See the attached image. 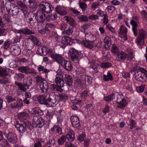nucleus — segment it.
<instances>
[{
	"label": "nucleus",
	"mask_w": 147,
	"mask_h": 147,
	"mask_svg": "<svg viewBox=\"0 0 147 147\" xmlns=\"http://www.w3.org/2000/svg\"><path fill=\"white\" fill-rule=\"evenodd\" d=\"M117 55L119 60L120 61L123 60L127 57L130 60H131L133 58L132 51L130 48H127L125 52L123 51H119Z\"/></svg>",
	"instance_id": "f257e3e1"
},
{
	"label": "nucleus",
	"mask_w": 147,
	"mask_h": 147,
	"mask_svg": "<svg viewBox=\"0 0 147 147\" xmlns=\"http://www.w3.org/2000/svg\"><path fill=\"white\" fill-rule=\"evenodd\" d=\"M134 76L137 80L144 82L147 79V71L143 68H140L135 73Z\"/></svg>",
	"instance_id": "f03ea898"
},
{
	"label": "nucleus",
	"mask_w": 147,
	"mask_h": 147,
	"mask_svg": "<svg viewBox=\"0 0 147 147\" xmlns=\"http://www.w3.org/2000/svg\"><path fill=\"white\" fill-rule=\"evenodd\" d=\"M80 52L74 48L70 49L68 52V55L71 57L72 61H76V62L78 63L79 60L80 58Z\"/></svg>",
	"instance_id": "7ed1b4c3"
},
{
	"label": "nucleus",
	"mask_w": 147,
	"mask_h": 147,
	"mask_svg": "<svg viewBox=\"0 0 147 147\" xmlns=\"http://www.w3.org/2000/svg\"><path fill=\"white\" fill-rule=\"evenodd\" d=\"M6 9L8 13L10 15H16L19 11L18 7L13 4L6 5Z\"/></svg>",
	"instance_id": "20e7f679"
},
{
	"label": "nucleus",
	"mask_w": 147,
	"mask_h": 147,
	"mask_svg": "<svg viewBox=\"0 0 147 147\" xmlns=\"http://www.w3.org/2000/svg\"><path fill=\"white\" fill-rule=\"evenodd\" d=\"M4 134L10 143L15 144L17 142L18 139L16 134L13 132H8L7 130L5 131Z\"/></svg>",
	"instance_id": "39448f33"
},
{
	"label": "nucleus",
	"mask_w": 147,
	"mask_h": 147,
	"mask_svg": "<svg viewBox=\"0 0 147 147\" xmlns=\"http://www.w3.org/2000/svg\"><path fill=\"white\" fill-rule=\"evenodd\" d=\"M39 6L40 9L47 13L51 12L53 9V7L51 4L45 2H42Z\"/></svg>",
	"instance_id": "423d86ee"
},
{
	"label": "nucleus",
	"mask_w": 147,
	"mask_h": 147,
	"mask_svg": "<svg viewBox=\"0 0 147 147\" xmlns=\"http://www.w3.org/2000/svg\"><path fill=\"white\" fill-rule=\"evenodd\" d=\"M32 125L34 127L41 128L44 125V122L42 118L39 115L34 116L32 120Z\"/></svg>",
	"instance_id": "0eeeda50"
},
{
	"label": "nucleus",
	"mask_w": 147,
	"mask_h": 147,
	"mask_svg": "<svg viewBox=\"0 0 147 147\" xmlns=\"http://www.w3.org/2000/svg\"><path fill=\"white\" fill-rule=\"evenodd\" d=\"M146 36V32L145 30L143 29L140 30L138 37L136 40V43L137 44H143L144 42V39Z\"/></svg>",
	"instance_id": "6e6552de"
},
{
	"label": "nucleus",
	"mask_w": 147,
	"mask_h": 147,
	"mask_svg": "<svg viewBox=\"0 0 147 147\" xmlns=\"http://www.w3.org/2000/svg\"><path fill=\"white\" fill-rule=\"evenodd\" d=\"M26 83H24V85L17 82H16L15 84L18 86L20 90L23 91L25 92L26 91V90L28 88L32 82V81L30 79L27 80L24 79V83H25L26 82Z\"/></svg>",
	"instance_id": "1a4fd4ad"
},
{
	"label": "nucleus",
	"mask_w": 147,
	"mask_h": 147,
	"mask_svg": "<svg viewBox=\"0 0 147 147\" xmlns=\"http://www.w3.org/2000/svg\"><path fill=\"white\" fill-rule=\"evenodd\" d=\"M117 98V102L118 103L117 107H118L122 108L126 106L127 104V100L123 95H118Z\"/></svg>",
	"instance_id": "9d476101"
},
{
	"label": "nucleus",
	"mask_w": 147,
	"mask_h": 147,
	"mask_svg": "<svg viewBox=\"0 0 147 147\" xmlns=\"http://www.w3.org/2000/svg\"><path fill=\"white\" fill-rule=\"evenodd\" d=\"M16 3L21 7L25 17L26 18L28 17V8L27 6L21 1H17Z\"/></svg>",
	"instance_id": "9b49d317"
},
{
	"label": "nucleus",
	"mask_w": 147,
	"mask_h": 147,
	"mask_svg": "<svg viewBox=\"0 0 147 147\" xmlns=\"http://www.w3.org/2000/svg\"><path fill=\"white\" fill-rule=\"evenodd\" d=\"M35 18L38 22L42 23L46 18L45 14L41 11H38L36 13Z\"/></svg>",
	"instance_id": "f8f14e48"
},
{
	"label": "nucleus",
	"mask_w": 147,
	"mask_h": 147,
	"mask_svg": "<svg viewBox=\"0 0 147 147\" xmlns=\"http://www.w3.org/2000/svg\"><path fill=\"white\" fill-rule=\"evenodd\" d=\"M55 76V82L57 86L63 87L64 84L63 76L60 74H57Z\"/></svg>",
	"instance_id": "ddd939ff"
},
{
	"label": "nucleus",
	"mask_w": 147,
	"mask_h": 147,
	"mask_svg": "<svg viewBox=\"0 0 147 147\" xmlns=\"http://www.w3.org/2000/svg\"><path fill=\"white\" fill-rule=\"evenodd\" d=\"M127 32V30L125 26L123 25L121 26L119 34L120 36L124 40H126L127 39L126 36Z\"/></svg>",
	"instance_id": "4468645a"
},
{
	"label": "nucleus",
	"mask_w": 147,
	"mask_h": 147,
	"mask_svg": "<svg viewBox=\"0 0 147 147\" xmlns=\"http://www.w3.org/2000/svg\"><path fill=\"white\" fill-rule=\"evenodd\" d=\"M71 120L73 126L74 127H78L80 125L79 118L76 116H72L71 117Z\"/></svg>",
	"instance_id": "2eb2a0df"
},
{
	"label": "nucleus",
	"mask_w": 147,
	"mask_h": 147,
	"mask_svg": "<svg viewBox=\"0 0 147 147\" xmlns=\"http://www.w3.org/2000/svg\"><path fill=\"white\" fill-rule=\"evenodd\" d=\"M51 57L53 59L55 60L59 63L62 64V63L65 60L61 55L57 54H51Z\"/></svg>",
	"instance_id": "dca6fc26"
},
{
	"label": "nucleus",
	"mask_w": 147,
	"mask_h": 147,
	"mask_svg": "<svg viewBox=\"0 0 147 147\" xmlns=\"http://www.w3.org/2000/svg\"><path fill=\"white\" fill-rule=\"evenodd\" d=\"M57 13L61 16H64L67 13L66 8L63 6H57L55 8Z\"/></svg>",
	"instance_id": "f3484780"
},
{
	"label": "nucleus",
	"mask_w": 147,
	"mask_h": 147,
	"mask_svg": "<svg viewBox=\"0 0 147 147\" xmlns=\"http://www.w3.org/2000/svg\"><path fill=\"white\" fill-rule=\"evenodd\" d=\"M58 103V101L57 100L56 98H54V99H51L50 98H48L47 100L45 103L48 107H54Z\"/></svg>",
	"instance_id": "a211bd4d"
},
{
	"label": "nucleus",
	"mask_w": 147,
	"mask_h": 147,
	"mask_svg": "<svg viewBox=\"0 0 147 147\" xmlns=\"http://www.w3.org/2000/svg\"><path fill=\"white\" fill-rule=\"evenodd\" d=\"M130 23L132 26V30L135 36H136L138 34L137 27L138 26V22L132 20L130 21Z\"/></svg>",
	"instance_id": "6ab92c4d"
},
{
	"label": "nucleus",
	"mask_w": 147,
	"mask_h": 147,
	"mask_svg": "<svg viewBox=\"0 0 147 147\" xmlns=\"http://www.w3.org/2000/svg\"><path fill=\"white\" fill-rule=\"evenodd\" d=\"M62 43L64 45H71L73 43V40L69 37L63 36L62 38Z\"/></svg>",
	"instance_id": "aec40b11"
},
{
	"label": "nucleus",
	"mask_w": 147,
	"mask_h": 147,
	"mask_svg": "<svg viewBox=\"0 0 147 147\" xmlns=\"http://www.w3.org/2000/svg\"><path fill=\"white\" fill-rule=\"evenodd\" d=\"M61 65L64 68L68 71L71 70L73 68V66L71 62L65 60L63 61Z\"/></svg>",
	"instance_id": "412c9836"
},
{
	"label": "nucleus",
	"mask_w": 147,
	"mask_h": 147,
	"mask_svg": "<svg viewBox=\"0 0 147 147\" xmlns=\"http://www.w3.org/2000/svg\"><path fill=\"white\" fill-rule=\"evenodd\" d=\"M40 87L42 91L46 92L48 89V84L45 80H43L40 82Z\"/></svg>",
	"instance_id": "4be33fe9"
},
{
	"label": "nucleus",
	"mask_w": 147,
	"mask_h": 147,
	"mask_svg": "<svg viewBox=\"0 0 147 147\" xmlns=\"http://www.w3.org/2000/svg\"><path fill=\"white\" fill-rule=\"evenodd\" d=\"M74 132L72 130L69 129L65 137L69 141L72 142L74 139Z\"/></svg>",
	"instance_id": "5701e85b"
},
{
	"label": "nucleus",
	"mask_w": 147,
	"mask_h": 147,
	"mask_svg": "<svg viewBox=\"0 0 147 147\" xmlns=\"http://www.w3.org/2000/svg\"><path fill=\"white\" fill-rule=\"evenodd\" d=\"M64 80L66 84L69 86H71L72 84L73 80L71 76L69 75H65Z\"/></svg>",
	"instance_id": "b1692460"
},
{
	"label": "nucleus",
	"mask_w": 147,
	"mask_h": 147,
	"mask_svg": "<svg viewBox=\"0 0 147 147\" xmlns=\"http://www.w3.org/2000/svg\"><path fill=\"white\" fill-rule=\"evenodd\" d=\"M82 44L85 47L89 49H92L94 46L93 42L90 40H85L83 41Z\"/></svg>",
	"instance_id": "393cba45"
},
{
	"label": "nucleus",
	"mask_w": 147,
	"mask_h": 147,
	"mask_svg": "<svg viewBox=\"0 0 147 147\" xmlns=\"http://www.w3.org/2000/svg\"><path fill=\"white\" fill-rule=\"evenodd\" d=\"M89 63L90 64V68L93 70V71L94 72L97 73L98 71L97 69L98 66L97 63L94 60L91 61L90 60L89 61Z\"/></svg>",
	"instance_id": "a878e982"
},
{
	"label": "nucleus",
	"mask_w": 147,
	"mask_h": 147,
	"mask_svg": "<svg viewBox=\"0 0 147 147\" xmlns=\"http://www.w3.org/2000/svg\"><path fill=\"white\" fill-rule=\"evenodd\" d=\"M15 126L17 130L21 133H24L26 131V127H25L24 124L17 123Z\"/></svg>",
	"instance_id": "bb28decb"
},
{
	"label": "nucleus",
	"mask_w": 147,
	"mask_h": 147,
	"mask_svg": "<svg viewBox=\"0 0 147 147\" xmlns=\"http://www.w3.org/2000/svg\"><path fill=\"white\" fill-rule=\"evenodd\" d=\"M37 99L40 104L45 105L47 100L46 96L43 94L40 95L38 96Z\"/></svg>",
	"instance_id": "cd10ccee"
},
{
	"label": "nucleus",
	"mask_w": 147,
	"mask_h": 147,
	"mask_svg": "<svg viewBox=\"0 0 147 147\" xmlns=\"http://www.w3.org/2000/svg\"><path fill=\"white\" fill-rule=\"evenodd\" d=\"M85 38L87 40H90L91 41L93 42L96 39V35L93 34L91 33H86L85 36Z\"/></svg>",
	"instance_id": "c85d7f7f"
},
{
	"label": "nucleus",
	"mask_w": 147,
	"mask_h": 147,
	"mask_svg": "<svg viewBox=\"0 0 147 147\" xmlns=\"http://www.w3.org/2000/svg\"><path fill=\"white\" fill-rule=\"evenodd\" d=\"M64 18L67 22H68L72 26H72L73 28L74 26H75L77 25L76 22L73 19L69 18L68 16H65Z\"/></svg>",
	"instance_id": "c756f323"
},
{
	"label": "nucleus",
	"mask_w": 147,
	"mask_h": 147,
	"mask_svg": "<svg viewBox=\"0 0 147 147\" xmlns=\"http://www.w3.org/2000/svg\"><path fill=\"white\" fill-rule=\"evenodd\" d=\"M112 79V76L109 72L107 73V75H103V80L107 82L109 81H111Z\"/></svg>",
	"instance_id": "7c9ffc66"
},
{
	"label": "nucleus",
	"mask_w": 147,
	"mask_h": 147,
	"mask_svg": "<svg viewBox=\"0 0 147 147\" xmlns=\"http://www.w3.org/2000/svg\"><path fill=\"white\" fill-rule=\"evenodd\" d=\"M127 123L128 126H130V128L131 129L136 126V122L132 119H129L128 122H127Z\"/></svg>",
	"instance_id": "2f4dec72"
},
{
	"label": "nucleus",
	"mask_w": 147,
	"mask_h": 147,
	"mask_svg": "<svg viewBox=\"0 0 147 147\" xmlns=\"http://www.w3.org/2000/svg\"><path fill=\"white\" fill-rule=\"evenodd\" d=\"M43 55H45L47 54H49L50 55L52 54V50L49 49L45 46L42 47Z\"/></svg>",
	"instance_id": "473e14b6"
},
{
	"label": "nucleus",
	"mask_w": 147,
	"mask_h": 147,
	"mask_svg": "<svg viewBox=\"0 0 147 147\" xmlns=\"http://www.w3.org/2000/svg\"><path fill=\"white\" fill-rule=\"evenodd\" d=\"M38 70L39 72L43 71L45 74V76L46 78H47V74L49 72V70L45 68L44 67L41 65H39L38 66Z\"/></svg>",
	"instance_id": "72a5a7b5"
},
{
	"label": "nucleus",
	"mask_w": 147,
	"mask_h": 147,
	"mask_svg": "<svg viewBox=\"0 0 147 147\" xmlns=\"http://www.w3.org/2000/svg\"><path fill=\"white\" fill-rule=\"evenodd\" d=\"M13 104V105L12 106V107L14 108L21 107L23 106V101L21 99H18L17 102Z\"/></svg>",
	"instance_id": "f704fd0d"
},
{
	"label": "nucleus",
	"mask_w": 147,
	"mask_h": 147,
	"mask_svg": "<svg viewBox=\"0 0 147 147\" xmlns=\"http://www.w3.org/2000/svg\"><path fill=\"white\" fill-rule=\"evenodd\" d=\"M104 41L105 46L108 47H110L111 44L110 38L109 36H107L105 38Z\"/></svg>",
	"instance_id": "c9c22d12"
},
{
	"label": "nucleus",
	"mask_w": 147,
	"mask_h": 147,
	"mask_svg": "<svg viewBox=\"0 0 147 147\" xmlns=\"http://www.w3.org/2000/svg\"><path fill=\"white\" fill-rule=\"evenodd\" d=\"M21 34L22 33L24 34H34V32H32L28 28L21 29Z\"/></svg>",
	"instance_id": "e433bc0d"
},
{
	"label": "nucleus",
	"mask_w": 147,
	"mask_h": 147,
	"mask_svg": "<svg viewBox=\"0 0 147 147\" xmlns=\"http://www.w3.org/2000/svg\"><path fill=\"white\" fill-rule=\"evenodd\" d=\"M12 53L15 56L18 55L21 53L20 49L19 47H13Z\"/></svg>",
	"instance_id": "4c0bfd02"
},
{
	"label": "nucleus",
	"mask_w": 147,
	"mask_h": 147,
	"mask_svg": "<svg viewBox=\"0 0 147 147\" xmlns=\"http://www.w3.org/2000/svg\"><path fill=\"white\" fill-rule=\"evenodd\" d=\"M76 71L77 74H84L86 72L85 69L82 67H79L77 68Z\"/></svg>",
	"instance_id": "58836bf2"
},
{
	"label": "nucleus",
	"mask_w": 147,
	"mask_h": 147,
	"mask_svg": "<svg viewBox=\"0 0 147 147\" xmlns=\"http://www.w3.org/2000/svg\"><path fill=\"white\" fill-rule=\"evenodd\" d=\"M74 30V28L72 26H71L68 28L67 30H64L63 32L64 34L70 35H71Z\"/></svg>",
	"instance_id": "ea45409f"
},
{
	"label": "nucleus",
	"mask_w": 147,
	"mask_h": 147,
	"mask_svg": "<svg viewBox=\"0 0 147 147\" xmlns=\"http://www.w3.org/2000/svg\"><path fill=\"white\" fill-rule=\"evenodd\" d=\"M28 114L26 112H22L19 114L18 117L21 119H25L29 117Z\"/></svg>",
	"instance_id": "a19ab883"
},
{
	"label": "nucleus",
	"mask_w": 147,
	"mask_h": 147,
	"mask_svg": "<svg viewBox=\"0 0 147 147\" xmlns=\"http://www.w3.org/2000/svg\"><path fill=\"white\" fill-rule=\"evenodd\" d=\"M29 67L27 66H22L19 67L18 70L21 72L26 74L28 73Z\"/></svg>",
	"instance_id": "79ce46f5"
},
{
	"label": "nucleus",
	"mask_w": 147,
	"mask_h": 147,
	"mask_svg": "<svg viewBox=\"0 0 147 147\" xmlns=\"http://www.w3.org/2000/svg\"><path fill=\"white\" fill-rule=\"evenodd\" d=\"M78 4L80 8L82 10V11H85L87 7V4L83 2H79Z\"/></svg>",
	"instance_id": "37998d69"
},
{
	"label": "nucleus",
	"mask_w": 147,
	"mask_h": 147,
	"mask_svg": "<svg viewBox=\"0 0 147 147\" xmlns=\"http://www.w3.org/2000/svg\"><path fill=\"white\" fill-rule=\"evenodd\" d=\"M66 138L64 135H62L58 140V144L60 145L63 144L66 141Z\"/></svg>",
	"instance_id": "c03bdc74"
},
{
	"label": "nucleus",
	"mask_w": 147,
	"mask_h": 147,
	"mask_svg": "<svg viewBox=\"0 0 147 147\" xmlns=\"http://www.w3.org/2000/svg\"><path fill=\"white\" fill-rule=\"evenodd\" d=\"M57 15L56 14L48 15L47 17V20L48 21H53L56 19Z\"/></svg>",
	"instance_id": "a18cd8bd"
},
{
	"label": "nucleus",
	"mask_w": 147,
	"mask_h": 147,
	"mask_svg": "<svg viewBox=\"0 0 147 147\" xmlns=\"http://www.w3.org/2000/svg\"><path fill=\"white\" fill-rule=\"evenodd\" d=\"M29 7L32 8H34L36 7V3L35 0H29L28 1Z\"/></svg>",
	"instance_id": "49530a36"
},
{
	"label": "nucleus",
	"mask_w": 147,
	"mask_h": 147,
	"mask_svg": "<svg viewBox=\"0 0 147 147\" xmlns=\"http://www.w3.org/2000/svg\"><path fill=\"white\" fill-rule=\"evenodd\" d=\"M115 94L113 93L108 96H107L104 97V100L106 101H110L111 100H113L115 97Z\"/></svg>",
	"instance_id": "de8ad7c7"
},
{
	"label": "nucleus",
	"mask_w": 147,
	"mask_h": 147,
	"mask_svg": "<svg viewBox=\"0 0 147 147\" xmlns=\"http://www.w3.org/2000/svg\"><path fill=\"white\" fill-rule=\"evenodd\" d=\"M100 66L102 68H108L111 66V63L106 62H102L100 63Z\"/></svg>",
	"instance_id": "09e8293b"
},
{
	"label": "nucleus",
	"mask_w": 147,
	"mask_h": 147,
	"mask_svg": "<svg viewBox=\"0 0 147 147\" xmlns=\"http://www.w3.org/2000/svg\"><path fill=\"white\" fill-rule=\"evenodd\" d=\"M89 25L87 24L84 25L82 26L81 28V32H84L85 35L86 33H87L88 32L87 31L88 28L89 27Z\"/></svg>",
	"instance_id": "8fccbe9b"
},
{
	"label": "nucleus",
	"mask_w": 147,
	"mask_h": 147,
	"mask_svg": "<svg viewBox=\"0 0 147 147\" xmlns=\"http://www.w3.org/2000/svg\"><path fill=\"white\" fill-rule=\"evenodd\" d=\"M145 85L142 84L141 86H139L136 88V91L139 93H141L144 91Z\"/></svg>",
	"instance_id": "3c124183"
},
{
	"label": "nucleus",
	"mask_w": 147,
	"mask_h": 147,
	"mask_svg": "<svg viewBox=\"0 0 147 147\" xmlns=\"http://www.w3.org/2000/svg\"><path fill=\"white\" fill-rule=\"evenodd\" d=\"M7 75V71L5 69L2 67H0V76L1 77H5Z\"/></svg>",
	"instance_id": "603ef678"
},
{
	"label": "nucleus",
	"mask_w": 147,
	"mask_h": 147,
	"mask_svg": "<svg viewBox=\"0 0 147 147\" xmlns=\"http://www.w3.org/2000/svg\"><path fill=\"white\" fill-rule=\"evenodd\" d=\"M111 52L113 54H117L119 51L118 48L114 45H113L112 46Z\"/></svg>",
	"instance_id": "864d4df0"
},
{
	"label": "nucleus",
	"mask_w": 147,
	"mask_h": 147,
	"mask_svg": "<svg viewBox=\"0 0 147 147\" xmlns=\"http://www.w3.org/2000/svg\"><path fill=\"white\" fill-rule=\"evenodd\" d=\"M15 78L17 80L20 81L24 78V76L22 74L18 73L15 75Z\"/></svg>",
	"instance_id": "5fc2aeb1"
},
{
	"label": "nucleus",
	"mask_w": 147,
	"mask_h": 147,
	"mask_svg": "<svg viewBox=\"0 0 147 147\" xmlns=\"http://www.w3.org/2000/svg\"><path fill=\"white\" fill-rule=\"evenodd\" d=\"M78 20L81 22H83L88 21V18L85 16L81 15L79 16L78 18Z\"/></svg>",
	"instance_id": "6e6d98bb"
},
{
	"label": "nucleus",
	"mask_w": 147,
	"mask_h": 147,
	"mask_svg": "<svg viewBox=\"0 0 147 147\" xmlns=\"http://www.w3.org/2000/svg\"><path fill=\"white\" fill-rule=\"evenodd\" d=\"M108 12L110 13H113L115 9V7L112 5H109L107 7Z\"/></svg>",
	"instance_id": "4d7b16f0"
},
{
	"label": "nucleus",
	"mask_w": 147,
	"mask_h": 147,
	"mask_svg": "<svg viewBox=\"0 0 147 147\" xmlns=\"http://www.w3.org/2000/svg\"><path fill=\"white\" fill-rule=\"evenodd\" d=\"M88 92L86 90H85L80 94V97L83 98H86L88 96Z\"/></svg>",
	"instance_id": "13d9d810"
},
{
	"label": "nucleus",
	"mask_w": 147,
	"mask_h": 147,
	"mask_svg": "<svg viewBox=\"0 0 147 147\" xmlns=\"http://www.w3.org/2000/svg\"><path fill=\"white\" fill-rule=\"evenodd\" d=\"M24 125L26 127H27V128L30 129H32L33 127H34L33 125L31 124V123L28 121L26 122Z\"/></svg>",
	"instance_id": "bf43d9fd"
},
{
	"label": "nucleus",
	"mask_w": 147,
	"mask_h": 147,
	"mask_svg": "<svg viewBox=\"0 0 147 147\" xmlns=\"http://www.w3.org/2000/svg\"><path fill=\"white\" fill-rule=\"evenodd\" d=\"M1 143V144L3 146L5 147H9V145L8 142L5 140H3L1 141H0Z\"/></svg>",
	"instance_id": "052dcab7"
},
{
	"label": "nucleus",
	"mask_w": 147,
	"mask_h": 147,
	"mask_svg": "<svg viewBox=\"0 0 147 147\" xmlns=\"http://www.w3.org/2000/svg\"><path fill=\"white\" fill-rule=\"evenodd\" d=\"M2 18L3 19L4 22L5 23H8L10 21L9 16L7 14L4 15Z\"/></svg>",
	"instance_id": "680f3d73"
},
{
	"label": "nucleus",
	"mask_w": 147,
	"mask_h": 147,
	"mask_svg": "<svg viewBox=\"0 0 147 147\" xmlns=\"http://www.w3.org/2000/svg\"><path fill=\"white\" fill-rule=\"evenodd\" d=\"M6 100L9 103L11 102H12L16 100V99L12 97L11 96H6Z\"/></svg>",
	"instance_id": "e2e57ef3"
},
{
	"label": "nucleus",
	"mask_w": 147,
	"mask_h": 147,
	"mask_svg": "<svg viewBox=\"0 0 147 147\" xmlns=\"http://www.w3.org/2000/svg\"><path fill=\"white\" fill-rule=\"evenodd\" d=\"M89 18L92 20H98V17L96 15L92 14L89 16Z\"/></svg>",
	"instance_id": "0e129e2a"
},
{
	"label": "nucleus",
	"mask_w": 147,
	"mask_h": 147,
	"mask_svg": "<svg viewBox=\"0 0 147 147\" xmlns=\"http://www.w3.org/2000/svg\"><path fill=\"white\" fill-rule=\"evenodd\" d=\"M99 5V3L98 2H95L93 3L91 6V7L92 9L94 10L96 8L98 7Z\"/></svg>",
	"instance_id": "69168bd1"
},
{
	"label": "nucleus",
	"mask_w": 147,
	"mask_h": 147,
	"mask_svg": "<svg viewBox=\"0 0 147 147\" xmlns=\"http://www.w3.org/2000/svg\"><path fill=\"white\" fill-rule=\"evenodd\" d=\"M142 14L143 16V19L145 21L147 22V12L144 10H143L142 12Z\"/></svg>",
	"instance_id": "338daca9"
},
{
	"label": "nucleus",
	"mask_w": 147,
	"mask_h": 147,
	"mask_svg": "<svg viewBox=\"0 0 147 147\" xmlns=\"http://www.w3.org/2000/svg\"><path fill=\"white\" fill-rule=\"evenodd\" d=\"M65 147H77L76 145L73 144L72 143L67 142H66L65 144Z\"/></svg>",
	"instance_id": "774afa93"
}]
</instances>
